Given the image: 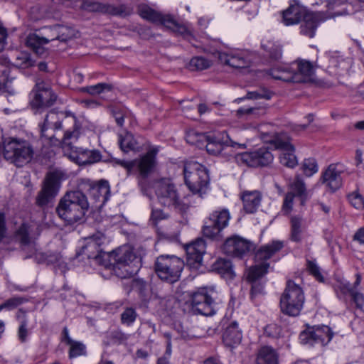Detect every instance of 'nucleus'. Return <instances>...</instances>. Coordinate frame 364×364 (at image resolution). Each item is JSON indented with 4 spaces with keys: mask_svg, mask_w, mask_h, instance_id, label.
Returning <instances> with one entry per match:
<instances>
[{
    "mask_svg": "<svg viewBox=\"0 0 364 364\" xmlns=\"http://www.w3.org/2000/svg\"><path fill=\"white\" fill-rule=\"evenodd\" d=\"M355 277L356 279L353 286L349 282L342 283L340 289L343 294H350L357 307L361 308L364 305V296L356 291L357 287L360 284L361 276L360 274H356Z\"/></svg>",
    "mask_w": 364,
    "mask_h": 364,
    "instance_id": "nucleus-27",
    "label": "nucleus"
},
{
    "mask_svg": "<svg viewBox=\"0 0 364 364\" xmlns=\"http://www.w3.org/2000/svg\"><path fill=\"white\" fill-rule=\"evenodd\" d=\"M21 300L18 298H12L4 302L3 304H0V311L3 309L6 310H11L16 306H18L19 304H21Z\"/></svg>",
    "mask_w": 364,
    "mask_h": 364,
    "instance_id": "nucleus-55",
    "label": "nucleus"
},
{
    "mask_svg": "<svg viewBox=\"0 0 364 364\" xmlns=\"http://www.w3.org/2000/svg\"><path fill=\"white\" fill-rule=\"evenodd\" d=\"M270 57L274 60H278L282 56V49L279 46H276L272 48L269 51Z\"/></svg>",
    "mask_w": 364,
    "mask_h": 364,
    "instance_id": "nucleus-63",
    "label": "nucleus"
},
{
    "mask_svg": "<svg viewBox=\"0 0 364 364\" xmlns=\"http://www.w3.org/2000/svg\"><path fill=\"white\" fill-rule=\"evenodd\" d=\"M222 230L215 224L212 219H209L208 222L203 227V232L204 236L210 238H215Z\"/></svg>",
    "mask_w": 364,
    "mask_h": 364,
    "instance_id": "nucleus-49",
    "label": "nucleus"
},
{
    "mask_svg": "<svg viewBox=\"0 0 364 364\" xmlns=\"http://www.w3.org/2000/svg\"><path fill=\"white\" fill-rule=\"evenodd\" d=\"M69 358H73L81 355H85L87 353L86 346L80 341H73L69 345Z\"/></svg>",
    "mask_w": 364,
    "mask_h": 364,
    "instance_id": "nucleus-45",
    "label": "nucleus"
},
{
    "mask_svg": "<svg viewBox=\"0 0 364 364\" xmlns=\"http://www.w3.org/2000/svg\"><path fill=\"white\" fill-rule=\"evenodd\" d=\"M166 217L167 215L161 210H154L151 213V218L156 221L164 219Z\"/></svg>",
    "mask_w": 364,
    "mask_h": 364,
    "instance_id": "nucleus-64",
    "label": "nucleus"
},
{
    "mask_svg": "<svg viewBox=\"0 0 364 364\" xmlns=\"http://www.w3.org/2000/svg\"><path fill=\"white\" fill-rule=\"evenodd\" d=\"M211 65V61L203 57H194L191 60L188 66L191 70H203L209 68Z\"/></svg>",
    "mask_w": 364,
    "mask_h": 364,
    "instance_id": "nucleus-46",
    "label": "nucleus"
},
{
    "mask_svg": "<svg viewBox=\"0 0 364 364\" xmlns=\"http://www.w3.org/2000/svg\"><path fill=\"white\" fill-rule=\"evenodd\" d=\"M62 124L59 119V115L55 112H50L46 117L44 122L41 127L42 136L50 139L53 144L61 143L56 139L54 131L61 129Z\"/></svg>",
    "mask_w": 364,
    "mask_h": 364,
    "instance_id": "nucleus-24",
    "label": "nucleus"
},
{
    "mask_svg": "<svg viewBox=\"0 0 364 364\" xmlns=\"http://www.w3.org/2000/svg\"><path fill=\"white\" fill-rule=\"evenodd\" d=\"M110 338L114 343L121 344L128 339V336L121 331H114L111 333Z\"/></svg>",
    "mask_w": 364,
    "mask_h": 364,
    "instance_id": "nucleus-53",
    "label": "nucleus"
},
{
    "mask_svg": "<svg viewBox=\"0 0 364 364\" xmlns=\"http://www.w3.org/2000/svg\"><path fill=\"white\" fill-rule=\"evenodd\" d=\"M291 191L289 193H292L294 197L295 196H299L301 198V203L303 200L306 197V189L304 182L301 180L299 176H296L294 181L291 185Z\"/></svg>",
    "mask_w": 364,
    "mask_h": 364,
    "instance_id": "nucleus-44",
    "label": "nucleus"
},
{
    "mask_svg": "<svg viewBox=\"0 0 364 364\" xmlns=\"http://www.w3.org/2000/svg\"><path fill=\"white\" fill-rule=\"evenodd\" d=\"M38 235V226L36 225L31 226L24 225V252L27 250L29 251V255L27 257H31L36 251L35 240Z\"/></svg>",
    "mask_w": 364,
    "mask_h": 364,
    "instance_id": "nucleus-34",
    "label": "nucleus"
},
{
    "mask_svg": "<svg viewBox=\"0 0 364 364\" xmlns=\"http://www.w3.org/2000/svg\"><path fill=\"white\" fill-rule=\"evenodd\" d=\"M269 266V264L263 262L261 264L252 267L248 271L247 279L250 282H255L259 279L267 272Z\"/></svg>",
    "mask_w": 364,
    "mask_h": 364,
    "instance_id": "nucleus-43",
    "label": "nucleus"
},
{
    "mask_svg": "<svg viewBox=\"0 0 364 364\" xmlns=\"http://www.w3.org/2000/svg\"><path fill=\"white\" fill-rule=\"evenodd\" d=\"M305 301L302 289L292 281H288L280 299L282 311L291 316H298Z\"/></svg>",
    "mask_w": 364,
    "mask_h": 364,
    "instance_id": "nucleus-9",
    "label": "nucleus"
},
{
    "mask_svg": "<svg viewBox=\"0 0 364 364\" xmlns=\"http://www.w3.org/2000/svg\"><path fill=\"white\" fill-rule=\"evenodd\" d=\"M164 26L188 40L192 36V31L191 28L186 25L181 24L171 15L166 17Z\"/></svg>",
    "mask_w": 364,
    "mask_h": 364,
    "instance_id": "nucleus-33",
    "label": "nucleus"
},
{
    "mask_svg": "<svg viewBox=\"0 0 364 364\" xmlns=\"http://www.w3.org/2000/svg\"><path fill=\"white\" fill-rule=\"evenodd\" d=\"M308 269L310 272V273L315 277L316 279H318L319 282L323 281V277L320 272L319 267L317 266V264L313 262V261H309L308 262Z\"/></svg>",
    "mask_w": 364,
    "mask_h": 364,
    "instance_id": "nucleus-54",
    "label": "nucleus"
},
{
    "mask_svg": "<svg viewBox=\"0 0 364 364\" xmlns=\"http://www.w3.org/2000/svg\"><path fill=\"white\" fill-rule=\"evenodd\" d=\"M301 169L306 176L310 177L313 176L318 170L316 161L313 158L304 159L301 164Z\"/></svg>",
    "mask_w": 364,
    "mask_h": 364,
    "instance_id": "nucleus-47",
    "label": "nucleus"
},
{
    "mask_svg": "<svg viewBox=\"0 0 364 364\" xmlns=\"http://www.w3.org/2000/svg\"><path fill=\"white\" fill-rule=\"evenodd\" d=\"M282 247V242L273 241L270 244L261 247L255 254V259L258 262L267 260L277 252L279 251Z\"/></svg>",
    "mask_w": 364,
    "mask_h": 364,
    "instance_id": "nucleus-36",
    "label": "nucleus"
},
{
    "mask_svg": "<svg viewBox=\"0 0 364 364\" xmlns=\"http://www.w3.org/2000/svg\"><path fill=\"white\" fill-rule=\"evenodd\" d=\"M6 234V221L5 215L0 212V241L4 237Z\"/></svg>",
    "mask_w": 364,
    "mask_h": 364,
    "instance_id": "nucleus-62",
    "label": "nucleus"
},
{
    "mask_svg": "<svg viewBox=\"0 0 364 364\" xmlns=\"http://www.w3.org/2000/svg\"><path fill=\"white\" fill-rule=\"evenodd\" d=\"M157 152L158 149L154 148L139 159L129 161L117 159L115 162L124 168L127 171V174H131L133 168L136 167L139 173L138 183L141 188H143L145 179L150 174L156 165V156Z\"/></svg>",
    "mask_w": 364,
    "mask_h": 364,
    "instance_id": "nucleus-10",
    "label": "nucleus"
},
{
    "mask_svg": "<svg viewBox=\"0 0 364 364\" xmlns=\"http://www.w3.org/2000/svg\"><path fill=\"white\" fill-rule=\"evenodd\" d=\"M8 36L7 30L0 22V52H1L6 45V38Z\"/></svg>",
    "mask_w": 364,
    "mask_h": 364,
    "instance_id": "nucleus-59",
    "label": "nucleus"
},
{
    "mask_svg": "<svg viewBox=\"0 0 364 364\" xmlns=\"http://www.w3.org/2000/svg\"><path fill=\"white\" fill-rule=\"evenodd\" d=\"M23 142L15 138H7L4 141V156L18 167L22 166Z\"/></svg>",
    "mask_w": 364,
    "mask_h": 364,
    "instance_id": "nucleus-20",
    "label": "nucleus"
},
{
    "mask_svg": "<svg viewBox=\"0 0 364 364\" xmlns=\"http://www.w3.org/2000/svg\"><path fill=\"white\" fill-rule=\"evenodd\" d=\"M88 208L89 203L85 195L80 191H74L67 192L60 199L56 211L60 218L73 224L84 217Z\"/></svg>",
    "mask_w": 364,
    "mask_h": 364,
    "instance_id": "nucleus-4",
    "label": "nucleus"
},
{
    "mask_svg": "<svg viewBox=\"0 0 364 364\" xmlns=\"http://www.w3.org/2000/svg\"><path fill=\"white\" fill-rule=\"evenodd\" d=\"M112 86L107 83H98L95 85L83 87L80 89L81 92L88 93L90 95H97L105 92H109Z\"/></svg>",
    "mask_w": 364,
    "mask_h": 364,
    "instance_id": "nucleus-41",
    "label": "nucleus"
},
{
    "mask_svg": "<svg viewBox=\"0 0 364 364\" xmlns=\"http://www.w3.org/2000/svg\"><path fill=\"white\" fill-rule=\"evenodd\" d=\"M315 65L309 60L298 59L290 65L278 66L270 70L274 79L287 82H306L311 80Z\"/></svg>",
    "mask_w": 364,
    "mask_h": 364,
    "instance_id": "nucleus-3",
    "label": "nucleus"
},
{
    "mask_svg": "<svg viewBox=\"0 0 364 364\" xmlns=\"http://www.w3.org/2000/svg\"><path fill=\"white\" fill-rule=\"evenodd\" d=\"M154 189L159 202L162 205L173 208L181 212L188 209V206L181 201L178 188L171 178H164L156 181Z\"/></svg>",
    "mask_w": 364,
    "mask_h": 364,
    "instance_id": "nucleus-7",
    "label": "nucleus"
},
{
    "mask_svg": "<svg viewBox=\"0 0 364 364\" xmlns=\"http://www.w3.org/2000/svg\"><path fill=\"white\" fill-rule=\"evenodd\" d=\"M187 263L191 268L198 269L203 262V255L205 252V242L198 238L186 245Z\"/></svg>",
    "mask_w": 364,
    "mask_h": 364,
    "instance_id": "nucleus-23",
    "label": "nucleus"
},
{
    "mask_svg": "<svg viewBox=\"0 0 364 364\" xmlns=\"http://www.w3.org/2000/svg\"><path fill=\"white\" fill-rule=\"evenodd\" d=\"M185 183L193 193H198L205 188L209 182L207 169L196 161L185 164L183 168Z\"/></svg>",
    "mask_w": 364,
    "mask_h": 364,
    "instance_id": "nucleus-12",
    "label": "nucleus"
},
{
    "mask_svg": "<svg viewBox=\"0 0 364 364\" xmlns=\"http://www.w3.org/2000/svg\"><path fill=\"white\" fill-rule=\"evenodd\" d=\"M235 161L240 165H245L251 167H257L254 152H243L232 155Z\"/></svg>",
    "mask_w": 364,
    "mask_h": 364,
    "instance_id": "nucleus-39",
    "label": "nucleus"
},
{
    "mask_svg": "<svg viewBox=\"0 0 364 364\" xmlns=\"http://www.w3.org/2000/svg\"><path fill=\"white\" fill-rule=\"evenodd\" d=\"M274 143L276 148L282 150L279 157L281 164L287 167L294 168L297 164V159L294 155V147L290 144L289 138L277 136Z\"/></svg>",
    "mask_w": 364,
    "mask_h": 364,
    "instance_id": "nucleus-22",
    "label": "nucleus"
},
{
    "mask_svg": "<svg viewBox=\"0 0 364 364\" xmlns=\"http://www.w3.org/2000/svg\"><path fill=\"white\" fill-rule=\"evenodd\" d=\"M216 292L213 289H200L192 296L193 309L204 316H212L215 313V296Z\"/></svg>",
    "mask_w": 364,
    "mask_h": 364,
    "instance_id": "nucleus-13",
    "label": "nucleus"
},
{
    "mask_svg": "<svg viewBox=\"0 0 364 364\" xmlns=\"http://www.w3.org/2000/svg\"><path fill=\"white\" fill-rule=\"evenodd\" d=\"M323 60L330 72L339 73L340 70H347L350 65V60L342 58L338 52L330 51L325 54Z\"/></svg>",
    "mask_w": 364,
    "mask_h": 364,
    "instance_id": "nucleus-26",
    "label": "nucleus"
},
{
    "mask_svg": "<svg viewBox=\"0 0 364 364\" xmlns=\"http://www.w3.org/2000/svg\"><path fill=\"white\" fill-rule=\"evenodd\" d=\"M103 233L97 232L86 240L85 245L82 248V254L89 259H94L97 262L103 263L101 259H108L109 253L102 251V246L107 242Z\"/></svg>",
    "mask_w": 364,
    "mask_h": 364,
    "instance_id": "nucleus-14",
    "label": "nucleus"
},
{
    "mask_svg": "<svg viewBox=\"0 0 364 364\" xmlns=\"http://www.w3.org/2000/svg\"><path fill=\"white\" fill-rule=\"evenodd\" d=\"M353 240L364 245V227L359 228L353 235Z\"/></svg>",
    "mask_w": 364,
    "mask_h": 364,
    "instance_id": "nucleus-61",
    "label": "nucleus"
},
{
    "mask_svg": "<svg viewBox=\"0 0 364 364\" xmlns=\"http://www.w3.org/2000/svg\"><path fill=\"white\" fill-rule=\"evenodd\" d=\"M0 92H8L11 95L15 93L11 87V79L9 78L6 70L0 71Z\"/></svg>",
    "mask_w": 364,
    "mask_h": 364,
    "instance_id": "nucleus-48",
    "label": "nucleus"
},
{
    "mask_svg": "<svg viewBox=\"0 0 364 364\" xmlns=\"http://www.w3.org/2000/svg\"><path fill=\"white\" fill-rule=\"evenodd\" d=\"M242 338V332L238 328L237 322H232L225 329L223 340L224 343L230 347L240 343Z\"/></svg>",
    "mask_w": 364,
    "mask_h": 364,
    "instance_id": "nucleus-28",
    "label": "nucleus"
},
{
    "mask_svg": "<svg viewBox=\"0 0 364 364\" xmlns=\"http://www.w3.org/2000/svg\"><path fill=\"white\" fill-rule=\"evenodd\" d=\"M303 219L299 216H294L291 218V240L299 242L301 240L303 228Z\"/></svg>",
    "mask_w": 364,
    "mask_h": 364,
    "instance_id": "nucleus-37",
    "label": "nucleus"
},
{
    "mask_svg": "<svg viewBox=\"0 0 364 364\" xmlns=\"http://www.w3.org/2000/svg\"><path fill=\"white\" fill-rule=\"evenodd\" d=\"M138 12L141 17L156 23L165 26V20L169 14L159 13L146 5H140Z\"/></svg>",
    "mask_w": 364,
    "mask_h": 364,
    "instance_id": "nucleus-31",
    "label": "nucleus"
},
{
    "mask_svg": "<svg viewBox=\"0 0 364 364\" xmlns=\"http://www.w3.org/2000/svg\"><path fill=\"white\" fill-rule=\"evenodd\" d=\"M254 249V245L251 242L239 236L229 237L223 247L225 254L237 257H242Z\"/></svg>",
    "mask_w": 364,
    "mask_h": 364,
    "instance_id": "nucleus-17",
    "label": "nucleus"
},
{
    "mask_svg": "<svg viewBox=\"0 0 364 364\" xmlns=\"http://www.w3.org/2000/svg\"><path fill=\"white\" fill-rule=\"evenodd\" d=\"M302 20L303 23L300 26L301 33L309 38H313L319 23L318 17L315 14L308 12Z\"/></svg>",
    "mask_w": 364,
    "mask_h": 364,
    "instance_id": "nucleus-30",
    "label": "nucleus"
},
{
    "mask_svg": "<svg viewBox=\"0 0 364 364\" xmlns=\"http://www.w3.org/2000/svg\"><path fill=\"white\" fill-rule=\"evenodd\" d=\"M181 107H182V109H183L186 117H187L188 118H193V115L191 113V111H194L196 107L194 106H193V105H192L191 101H188V100L183 101L181 103Z\"/></svg>",
    "mask_w": 364,
    "mask_h": 364,
    "instance_id": "nucleus-60",
    "label": "nucleus"
},
{
    "mask_svg": "<svg viewBox=\"0 0 364 364\" xmlns=\"http://www.w3.org/2000/svg\"><path fill=\"white\" fill-rule=\"evenodd\" d=\"M65 173L60 170L48 172L44 179L41 190L39 191L36 203L43 207L51 203L58 195L60 183L65 178Z\"/></svg>",
    "mask_w": 364,
    "mask_h": 364,
    "instance_id": "nucleus-11",
    "label": "nucleus"
},
{
    "mask_svg": "<svg viewBox=\"0 0 364 364\" xmlns=\"http://www.w3.org/2000/svg\"><path fill=\"white\" fill-rule=\"evenodd\" d=\"M93 192L99 193L102 197V201L105 202L107 200V195L109 194V186L107 183L102 184L98 187L93 188Z\"/></svg>",
    "mask_w": 364,
    "mask_h": 364,
    "instance_id": "nucleus-57",
    "label": "nucleus"
},
{
    "mask_svg": "<svg viewBox=\"0 0 364 364\" xmlns=\"http://www.w3.org/2000/svg\"><path fill=\"white\" fill-rule=\"evenodd\" d=\"M55 100L56 96L50 87L44 82H38L33 91V97L31 101V105L36 108L50 107L53 105Z\"/></svg>",
    "mask_w": 364,
    "mask_h": 364,
    "instance_id": "nucleus-19",
    "label": "nucleus"
},
{
    "mask_svg": "<svg viewBox=\"0 0 364 364\" xmlns=\"http://www.w3.org/2000/svg\"><path fill=\"white\" fill-rule=\"evenodd\" d=\"M119 144L122 151L127 153L131 151H139L140 142L131 132H125L119 135Z\"/></svg>",
    "mask_w": 364,
    "mask_h": 364,
    "instance_id": "nucleus-29",
    "label": "nucleus"
},
{
    "mask_svg": "<svg viewBox=\"0 0 364 364\" xmlns=\"http://www.w3.org/2000/svg\"><path fill=\"white\" fill-rule=\"evenodd\" d=\"M255 156L257 166H267L272 162L274 159L272 153L266 148H261L255 151Z\"/></svg>",
    "mask_w": 364,
    "mask_h": 364,
    "instance_id": "nucleus-40",
    "label": "nucleus"
},
{
    "mask_svg": "<svg viewBox=\"0 0 364 364\" xmlns=\"http://www.w3.org/2000/svg\"><path fill=\"white\" fill-rule=\"evenodd\" d=\"M230 218L229 211L223 209L220 211L214 212L210 217L215 225H217L221 230L225 228L228 225Z\"/></svg>",
    "mask_w": 364,
    "mask_h": 364,
    "instance_id": "nucleus-42",
    "label": "nucleus"
},
{
    "mask_svg": "<svg viewBox=\"0 0 364 364\" xmlns=\"http://www.w3.org/2000/svg\"><path fill=\"white\" fill-rule=\"evenodd\" d=\"M215 269L223 277L233 278L235 276L230 261L225 259H219L214 264Z\"/></svg>",
    "mask_w": 364,
    "mask_h": 364,
    "instance_id": "nucleus-38",
    "label": "nucleus"
},
{
    "mask_svg": "<svg viewBox=\"0 0 364 364\" xmlns=\"http://www.w3.org/2000/svg\"><path fill=\"white\" fill-rule=\"evenodd\" d=\"M137 316V314L133 308H126L121 314V321L123 324L130 326L132 324Z\"/></svg>",
    "mask_w": 364,
    "mask_h": 364,
    "instance_id": "nucleus-50",
    "label": "nucleus"
},
{
    "mask_svg": "<svg viewBox=\"0 0 364 364\" xmlns=\"http://www.w3.org/2000/svg\"><path fill=\"white\" fill-rule=\"evenodd\" d=\"M45 35L42 37L36 34L29 35L27 38L26 46L32 48L36 53L41 54L43 51V46L54 40L67 42L75 38L77 32L70 26L55 25L46 28Z\"/></svg>",
    "mask_w": 364,
    "mask_h": 364,
    "instance_id": "nucleus-6",
    "label": "nucleus"
},
{
    "mask_svg": "<svg viewBox=\"0 0 364 364\" xmlns=\"http://www.w3.org/2000/svg\"><path fill=\"white\" fill-rule=\"evenodd\" d=\"M187 141L198 146H205L210 154L221 155L228 159H230L233 149H243L246 147L245 144L235 142L228 135L225 137L224 136L220 137L204 134H190L187 136Z\"/></svg>",
    "mask_w": 364,
    "mask_h": 364,
    "instance_id": "nucleus-2",
    "label": "nucleus"
},
{
    "mask_svg": "<svg viewBox=\"0 0 364 364\" xmlns=\"http://www.w3.org/2000/svg\"><path fill=\"white\" fill-rule=\"evenodd\" d=\"M108 259L114 262L103 265L112 267L114 274L121 279L132 277L141 267V255L130 245H123L109 253Z\"/></svg>",
    "mask_w": 364,
    "mask_h": 364,
    "instance_id": "nucleus-1",
    "label": "nucleus"
},
{
    "mask_svg": "<svg viewBox=\"0 0 364 364\" xmlns=\"http://www.w3.org/2000/svg\"><path fill=\"white\" fill-rule=\"evenodd\" d=\"M348 199L351 205L356 209L360 210L364 208V200L361 195L353 193L349 195Z\"/></svg>",
    "mask_w": 364,
    "mask_h": 364,
    "instance_id": "nucleus-52",
    "label": "nucleus"
},
{
    "mask_svg": "<svg viewBox=\"0 0 364 364\" xmlns=\"http://www.w3.org/2000/svg\"><path fill=\"white\" fill-rule=\"evenodd\" d=\"M34 156V151L33 146L30 144H26L24 142V161H26V162H30L33 159Z\"/></svg>",
    "mask_w": 364,
    "mask_h": 364,
    "instance_id": "nucleus-58",
    "label": "nucleus"
},
{
    "mask_svg": "<svg viewBox=\"0 0 364 364\" xmlns=\"http://www.w3.org/2000/svg\"><path fill=\"white\" fill-rule=\"evenodd\" d=\"M244 209L248 213H254L261 202V195L259 192L245 191L242 196Z\"/></svg>",
    "mask_w": 364,
    "mask_h": 364,
    "instance_id": "nucleus-32",
    "label": "nucleus"
},
{
    "mask_svg": "<svg viewBox=\"0 0 364 364\" xmlns=\"http://www.w3.org/2000/svg\"><path fill=\"white\" fill-rule=\"evenodd\" d=\"M81 9L89 12H98L125 17L132 14V9L125 5L114 6L98 1L85 0L81 5Z\"/></svg>",
    "mask_w": 364,
    "mask_h": 364,
    "instance_id": "nucleus-16",
    "label": "nucleus"
},
{
    "mask_svg": "<svg viewBox=\"0 0 364 364\" xmlns=\"http://www.w3.org/2000/svg\"><path fill=\"white\" fill-rule=\"evenodd\" d=\"M256 364H278V354L272 347L263 346L258 351Z\"/></svg>",
    "mask_w": 364,
    "mask_h": 364,
    "instance_id": "nucleus-35",
    "label": "nucleus"
},
{
    "mask_svg": "<svg viewBox=\"0 0 364 364\" xmlns=\"http://www.w3.org/2000/svg\"><path fill=\"white\" fill-rule=\"evenodd\" d=\"M271 92L267 90L262 89L259 90H255L252 92H248L247 93L246 98L251 100H258V99H266L269 100L271 98Z\"/></svg>",
    "mask_w": 364,
    "mask_h": 364,
    "instance_id": "nucleus-51",
    "label": "nucleus"
},
{
    "mask_svg": "<svg viewBox=\"0 0 364 364\" xmlns=\"http://www.w3.org/2000/svg\"><path fill=\"white\" fill-rule=\"evenodd\" d=\"M308 11L302 5L294 3L282 11V22L285 26L298 24L307 14Z\"/></svg>",
    "mask_w": 364,
    "mask_h": 364,
    "instance_id": "nucleus-25",
    "label": "nucleus"
},
{
    "mask_svg": "<svg viewBox=\"0 0 364 364\" xmlns=\"http://www.w3.org/2000/svg\"><path fill=\"white\" fill-rule=\"evenodd\" d=\"M294 195L292 193H287L283 203L282 210L288 214L292 209Z\"/></svg>",
    "mask_w": 364,
    "mask_h": 364,
    "instance_id": "nucleus-56",
    "label": "nucleus"
},
{
    "mask_svg": "<svg viewBox=\"0 0 364 364\" xmlns=\"http://www.w3.org/2000/svg\"><path fill=\"white\" fill-rule=\"evenodd\" d=\"M333 332L327 326L313 327L301 332L299 339L302 343L327 345L333 337Z\"/></svg>",
    "mask_w": 364,
    "mask_h": 364,
    "instance_id": "nucleus-15",
    "label": "nucleus"
},
{
    "mask_svg": "<svg viewBox=\"0 0 364 364\" xmlns=\"http://www.w3.org/2000/svg\"><path fill=\"white\" fill-rule=\"evenodd\" d=\"M217 55L221 63L228 65L233 68H247L251 65L250 58L242 51L218 52Z\"/></svg>",
    "mask_w": 364,
    "mask_h": 364,
    "instance_id": "nucleus-21",
    "label": "nucleus"
},
{
    "mask_svg": "<svg viewBox=\"0 0 364 364\" xmlns=\"http://www.w3.org/2000/svg\"><path fill=\"white\" fill-rule=\"evenodd\" d=\"M344 171V166L341 164H330L323 172L320 180L331 191L334 192L342 186L341 175Z\"/></svg>",
    "mask_w": 364,
    "mask_h": 364,
    "instance_id": "nucleus-18",
    "label": "nucleus"
},
{
    "mask_svg": "<svg viewBox=\"0 0 364 364\" xmlns=\"http://www.w3.org/2000/svg\"><path fill=\"white\" fill-rule=\"evenodd\" d=\"M80 132L77 129L66 131L61 141L64 155L78 165H87L99 162L102 159L100 151L85 149L73 144L78 140Z\"/></svg>",
    "mask_w": 364,
    "mask_h": 364,
    "instance_id": "nucleus-5",
    "label": "nucleus"
},
{
    "mask_svg": "<svg viewBox=\"0 0 364 364\" xmlns=\"http://www.w3.org/2000/svg\"><path fill=\"white\" fill-rule=\"evenodd\" d=\"M183 267V261L174 255H161L155 262V271L158 277L171 284L179 279Z\"/></svg>",
    "mask_w": 364,
    "mask_h": 364,
    "instance_id": "nucleus-8",
    "label": "nucleus"
}]
</instances>
